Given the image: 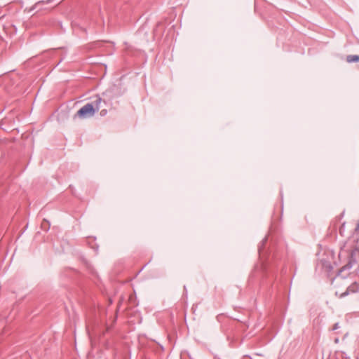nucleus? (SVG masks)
Wrapping results in <instances>:
<instances>
[{"label":"nucleus","instance_id":"1","mask_svg":"<svg viewBox=\"0 0 359 359\" xmlns=\"http://www.w3.org/2000/svg\"><path fill=\"white\" fill-rule=\"evenodd\" d=\"M102 103L105 104L99 95L95 97V99L89 103L83 105L77 112L76 116L80 118H87L94 116L96 111H98L102 107Z\"/></svg>","mask_w":359,"mask_h":359},{"label":"nucleus","instance_id":"2","mask_svg":"<svg viewBox=\"0 0 359 359\" xmlns=\"http://www.w3.org/2000/svg\"><path fill=\"white\" fill-rule=\"evenodd\" d=\"M359 291V283L357 282L353 283L351 285L348 286L346 290L344 292L340 293L336 292V295H337L339 298H342L345 296H347L350 294H354Z\"/></svg>","mask_w":359,"mask_h":359},{"label":"nucleus","instance_id":"3","mask_svg":"<svg viewBox=\"0 0 359 359\" xmlns=\"http://www.w3.org/2000/svg\"><path fill=\"white\" fill-rule=\"evenodd\" d=\"M346 60L348 62H350V63L351 62H356L359 61V56L353 55H348Z\"/></svg>","mask_w":359,"mask_h":359},{"label":"nucleus","instance_id":"4","mask_svg":"<svg viewBox=\"0 0 359 359\" xmlns=\"http://www.w3.org/2000/svg\"><path fill=\"white\" fill-rule=\"evenodd\" d=\"M107 114V109H102V110L100 111V115H101L102 116H105Z\"/></svg>","mask_w":359,"mask_h":359},{"label":"nucleus","instance_id":"5","mask_svg":"<svg viewBox=\"0 0 359 359\" xmlns=\"http://www.w3.org/2000/svg\"><path fill=\"white\" fill-rule=\"evenodd\" d=\"M337 324H335L334 327V329H337Z\"/></svg>","mask_w":359,"mask_h":359},{"label":"nucleus","instance_id":"6","mask_svg":"<svg viewBox=\"0 0 359 359\" xmlns=\"http://www.w3.org/2000/svg\"><path fill=\"white\" fill-rule=\"evenodd\" d=\"M50 1H51V0H48V1H46V3H49V2H50Z\"/></svg>","mask_w":359,"mask_h":359},{"label":"nucleus","instance_id":"7","mask_svg":"<svg viewBox=\"0 0 359 359\" xmlns=\"http://www.w3.org/2000/svg\"><path fill=\"white\" fill-rule=\"evenodd\" d=\"M41 3H43V1H41ZM41 4V1H38L37 4Z\"/></svg>","mask_w":359,"mask_h":359},{"label":"nucleus","instance_id":"8","mask_svg":"<svg viewBox=\"0 0 359 359\" xmlns=\"http://www.w3.org/2000/svg\"><path fill=\"white\" fill-rule=\"evenodd\" d=\"M358 229H359V223L358 224V226H357Z\"/></svg>","mask_w":359,"mask_h":359}]
</instances>
